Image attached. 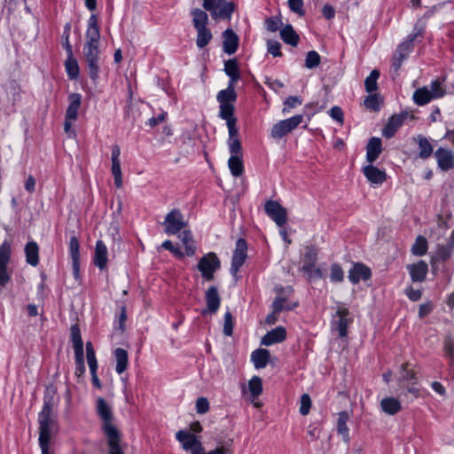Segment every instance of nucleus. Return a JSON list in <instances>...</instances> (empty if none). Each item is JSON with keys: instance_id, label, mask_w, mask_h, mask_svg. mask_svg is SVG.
<instances>
[{"instance_id": "obj_1", "label": "nucleus", "mask_w": 454, "mask_h": 454, "mask_svg": "<svg viewBox=\"0 0 454 454\" xmlns=\"http://www.w3.org/2000/svg\"><path fill=\"white\" fill-rule=\"evenodd\" d=\"M52 408L53 400L52 397H50L44 401L43 410L39 413V444L42 454H51L49 450L50 442L58 430L56 421L52 417Z\"/></svg>"}, {"instance_id": "obj_2", "label": "nucleus", "mask_w": 454, "mask_h": 454, "mask_svg": "<svg viewBox=\"0 0 454 454\" xmlns=\"http://www.w3.org/2000/svg\"><path fill=\"white\" fill-rule=\"evenodd\" d=\"M202 5L214 20H231L236 8L234 3L226 0H203Z\"/></svg>"}, {"instance_id": "obj_3", "label": "nucleus", "mask_w": 454, "mask_h": 454, "mask_svg": "<svg viewBox=\"0 0 454 454\" xmlns=\"http://www.w3.org/2000/svg\"><path fill=\"white\" fill-rule=\"evenodd\" d=\"M445 90L438 81H434L429 87L425 86L416 90L413 93V100L419 106H423L434 98L443 97Z\"/></svg>"}, {"instance_id": "obj_4", "label": "nucleus", "mask_w": 454, "mask_h": 454, "mask_svg": "<svg viewBox=\"0 0 454 454\" xmlns=\"http://www.w3.org/2000/svg\"><path fill=\"white\" fill-rule=\"evenodd\" d=\"M89 76L92 80L98 77L99 71V50L98 45L84 44L82 49Z\"/></svg>"}, {"instance_id": "obj_5", "label": "nucleus", "mask_w": 454, "mask_h": 454, "mask_svg": "<svg viewBox=\"0 0 454 454\" xmlns=\"http://www.w3.org/2000/svg\"><path fill=\"white\" fill-rule=\"evenodd\" d=\"M422 28H419L417 32L408 36L407 40L402 43L396 49L393 57V67L395 72L397 73L402 66L403 61L407 58L408 54L413 48L412 43L418 36L422 35Z\"/></svg>"}, {"instance_id": "obj_6", "label": "nucleus", "mask_w": 454, "mask_h": 454, "mask_svg": "<svg viewBox=\"0 0 454 454\" xmlns=\"http://www.w3.org/2000/svg\"><path fill=\"white\" fill-rule=\"evenodd\" d=\"M221 262L215 253H208L200 258L198 263V269L202 277L207 280L214 279V273L220 268Z\"/></svg>"}, {"instance_id": "obj_7", "label": "nucleus", "mask_w": 454, "mask_h": 454, "mask_svg": "<svg viewBox=\"0 0 454 454\" xmlns=\"http://www.w3.org/2000/svg\"><path fill=\"white\" fill-rule=\"evenodd\" d=\"M302 121L303 116L301 114L280 121L273 125L270 135L273 138L279 139L296 129Z\"/></svg>"}, {"instance_id": "obj_8", "label": "nucleus", "mask_w": 454, "mask_h": 454, "mask_svg": "<svg viewBox=\"0 0 454 454\" xmlns=\"http://www.w3.org/2000/svg\"><path fill=\"white\" fill-rule=\"evenodd\" d=\"M163 224L168 235H175L184 229L187 223L180 210L173 209L166 215Z\"/></svg>"}, {"instance_id": "obj_9", "label": "nucleus", "mask_w": 454, "mask_h": 454, "mask_svg": "<svg viewBox=\"0 0 454 454\" xmlns=\"http://www.w3.org/2000/svg\"><path fill=\"white\" fill-rule=\"evenodd\" d=\"M97 413L102 420V429L104 432L117 429L113 422L112 408L103 397L97 399Z\"/></svg>"}, {"instance_id": "obj_10", "label": "nucleus", "mask_w": 454, "mask_h": 454, "mask_svg": "<svg viewBox=\"0 0 454 454\" xmlns=\"http://www.w3.org/2000/svg\"><path fill=\"white\" fill-rule=\"evenodd\" d=\"M349 311L347 308L338 307L335 315L333 317L332 328L339 333L340 337H345L348 334V325L352 322L348 317Z\"/></svg>"}, {"instance_id": "obj_11", "label": "nucleus", "mask_w": 454, "mask_h": 454, "mask_svg": "<svg viewBox=\"0 0 454 454\" xmlns=\"http://www.w3.org/2000/svg\"><path fill=\"white\" fill-rule=\"evenodd\" d=\"M247 245L244 239H239L236 242V248L233 252L231 272L236 276L240 267L244 264L247 254Z\"/></svg>"}, {"instance_id": "obj_12", "label": "nucleus", "mask_w": 454, "mask_h": 454, "mask_svg": "<svg viewBox=\"0 0 454 454\" xmlns=\"http://www.w3.org/2000/svg\"><path fill=\"white\" fill-rule=\"evenodd\" d=\"M264 209L266 214L277 223L278 226H283L287 221V213L276 200H268L265 203Z\"/></svg>"}, {"instance_id": "obj_13", "label": "nucleus", "mask_w": 454, "mask_h": 454, "mask_svg": "<svg viewBox=\"0 0 454 454\" xmlns=\"http://www.w3.org/2000/svg\"><path fill=\"white\" fill-rule=\"evenodd\" d=\"M207 308L202 310V315L207 313L215 314L220 307L221 297L215 286H210L205 294Z\"/></svg>"}, {"instance_id": "obj_14", "label": "nucleus", "mask_w": 454, "mask_h": 454, "mask_svg": "<svg viewBox=\"0 0 454 454\" xmlns=\"http://www.w3.org/2000/svg\"><path fill=\"white\" fill-rule=\"evenodd\" d=\"M231 157L228 160V167L232 176L238 177L244 172L242 147L237 151H230Z\"/></svg>"}, {"instance_id": "obj_15", "label": "nucleus", "mask_w": 454, "mask_h": 454, "mask_svg": "<svg viewBox=\"0 0 454 454\" xmlns=\"http://www.w3.org/2000/svg\"><path fill=\"white\" fill-rule=\"evenodd\" d=\"M108 445V454H124L121 446V434L118 429L104 432Z\"/></svg>"}, {"instance_id": "obj_16", "label": "nucleus", "mask_w": 454, "mask_h": 454, "mask_svg": "<svg viewBox=\"0 0 454 454\" xmlns=\"http://www.w3.org/2000/svg\"><path fill=\"white\" fill-rule=\"evenodd\" d=\"M408 115L409 114L407 112L393 115L389 119L387 126L385 127L383 130V135L387 138L392 137L395 134L397 129L402 126V124L403 123L404 120L408 117Z\"/></svg>"}, {"instance_id": "obj_17", "label": "nucleus", "mask_w": 454, "mask_h": 454, "mask_svg": "<svg viewBox=\"0 0 454 454\" xmlns=\"http://www.w3.org/2000/svg\"><path fill=\"white\" fill-rule=\"evenodd\" d=\"M434 156L437 160L438 166L442 170H449L454 166V154L449 149L439 148Z\"/></svg>"}, {"instance_id": "obj_18", "label": "nucleus", "mask_w": 454, "mask_h": 454, "mask_svg": "<svg viewBox=\"0 0 454 454\" xmlns=\"http://www.w3.org/2000/svg\"><path fill=\"white\" fill-rule=\"evenodd\" d=\"M223 51L229 55L236 52L239 46V36L232 29H226L223 33Z\"/></svg>"}, {"instance_id": "obj_19", "label": "nucleus", "mask_w": 454, "mask_h": 454, "mask_svg": "<svg viewBox=\"0 0 454 454\" xmlns=\"http://www.w3.org/2000/svg\"><path fill=\"white\" fill-rule=\"evenodd\" d=\"M407 270L413 282H423L426 279L428 267L426 262L419 261L416 263L407 265Z\"/></svg>"}, {"instance_id": "obj_20", "label": "nucleus", "mask_w": 454, "mask_h": 454, "mask_svg": "<svg viewBox=\"0 0 454 454\" xmlns=\"http://www.w3.org/2000/svg\"><path fill=\"white\" fill-rule=\"evenodd\" d=\"M371 278V270L362 263H356L348 272V278L353 284Z\"/></svg>"}, {"instance_id": "obj_21", "label": "nucleus", "mask_w": 454, "mask_h": 454, "mask_svg": "<svg viewBox=\"0 0 454 454\" xmlns=\"http://www.w3.org/2000/svg\"><path fill=\"white\" fill-rule=\"evenodd\" d=\"M286 337V329L282 326H278L269 333H267L261 340V343L265 346H270L274 343L283 341Z\"/></svg>"}, {"instance_id": "obj_22", "label": "nucleus", "mask_w": 454, "mask_h": 454, "mask_svg": "<svg viewBox=\"0 0 454 454\" xmlns=\"http://www.w3.org/2000/svg\"><path fill=\"white\" fill-rule=\"evenodd\" d=\"M237 120H230L226 122L229 133L228 146L229 151H237V149L242 147L240 140L238 137L239 130L236 127Z\"/></svg>"}, {"instance_id": "obj_23", "label": "nucleus", "mask_w": 454, "mask_h": 454, "mask_svg": "<svg viewBox=\"0 0 454 454\" xmlns=\"http://www.w3.org/2000/svg\"><path fill=\"white\" fill-rule=\"evenodd\" d=\"M94 263L100 270H104L107 264V248L102 240L97 241L95 247Z\"/></svg>"}, {"instance_id": "obj_24", "label": "nucleus", "mask_w": 454, "mask_h": 454, "mask_svg": "<svg viewBox=\"0 0 454 454\" xmlns=\"http://www.w3.org/2000/svg\"><path fill=\"white\" fill-rule=\"evenodd\" d=\"M69 105L66 112L67 120H76L78 110L82 103V96L78 93H72L68 96Z\"/></svg>"}, {"instance_id": "obj_25", "label": "nucleus", "mask_w": 454, "mask_h": 454, "mask_svg": "<svg viewBox=\"0 0 454 454\" xmlns=\"http://www.w3.org/2000/svg\"><path fill=\"white\" fill-rule=\"evenodd\" d=\"M363 172L371 183L382 184L386 180V173L372 165L365 166Z\"/></svg>"}, {"instance_id": "obj_26", "label": "nucleus", "mask_w": 454, "mask_h": 454, "mask_svg": "<svg viewBox=\"0 0 454 454\" xmlns=\"http://www.w3.org/2000/svg\"><path fill=\"white\" fill-rule=\"evenodd\" d=\"M366 160L370 163L374 162L381 153V140L378 137H372L366 147Z\"/></svg>"}, {"instance_id": "obj_27", "label": "nucleus", "mask_w": 454, "mask_h": 454, "mask_svg": "<svg viewBox=\"0 0 454 454\" xmlns=\"http://www.w3.org/2000/svg\"><path fill=\"white\" fill-rule=\"evenodd\" d=\"M409 364L404 363L401 366L400 376L398 379L399 385L405 387V383L414 385L417 383L416 372L408 369Z\"/></svg>"}, {"instance_id": "obj_28", "label": "nucleus", "mask_w": 454, "mask_h": 454, "mask_svg": "<svg viewBox=\"0 0 454 454\" xmlns=\"http://www.w3.org/2000/svg\"><path fill=\"white\" fill-rule=\"evenodd\" d=\"M39 247L35 241L28 242L25 247L26 261L32 266H36L39 262Z\"/></svg>"}, {"instance_id": "obj_29", "label": "nucleus", "mask_w": 454, "mask_h": 454, "mask_svg": "<svg viewBox=\"0 0 454 454\" xmlns=\"http://www.w3.org/2000/svg\"><path fill=\"white\" fill-rule=\"evenodd\" d=\"M281 39L287 44L292 46H296L299 43L300 37L298 34L294 31V27L291 25H286L280 30Z\"/></svg>"}, {"instance_id": "obj_30", "label": "nucleus", "mask_w": 454, "mask_h": 454, "mask_svg": "<svg viewBox=\"0 0 454 454\" xmlns=\"http://www.w3.org/2000/svg\"><path fill=\"white\" fill-rule=\"evenodd\" d=\"M270 358V352L267 349L260 348L252 353L251 359L257 369L264 368Z\"/></svg>"}, {"instance_id": "obj_31", "label": "nucleus", "mask_w": 454, "mask_h": 454, "mask_svg": "<svg viewBox=\"0 0 454 454\" xmlns=\"http://www.w3.org/2000/svg\"><path fill=\"white\" fill-rule=\"evenodd\" d=\"M176 437L182 443L183 449L185 450L192 449L199 441L194 434L183 430L178 431Z\"/></svg>"}, {"instance_id": "obj_32", "label": "nucleus", "mask_w": 454, "mask_h": 454, "mask_svg": "<svg viewBox=\"0 0 454 454\" xmlns=\"http://www.w3.org/2000/svg\"><path fill=\"white\" fill-rule=\"evenodd\" d=\"M114 357L116 361L115 370L119 374H121L127 369L129 361L128 352L121 348H118L114 350Z\"/></svg>"}, {"instance_id": "obj_33", "label": "nucleus", "mask_w": 454, "mask_h": 454, "mask_svg": "<svg viewBox=\"0 0 454 454\" xmlns=\"http://www.w3.org/2000/svg\"><path fill=\"white\" fill-rule=\"evenodd\" d=\"M348 420V414L347 411H341L339 413L337 420V430L346 442H349L348 427H347Z\"/></svg>"}, {"instance_id": "obj_34", "label": "nucleus", "mask_w": 454, "mask_h": 454, "mask_svg": "<svg viewBox=\"0 0 454 454\" xmlns=\"http://www.w3.org/2000/svg\"><path fill=\"white\" fill-rule=\"evenodd\" d=\"M192 23L196 29L207 27L208 16L206 12L196 8L192 11Z\"/></svg>"}, {"instance_id": "obj_35", "label": "nucleus", "mask_w": 454, "mask_h": 454, "mask_svg": "<svg viewBox=\"0 0 454 454\" xmlns=\"http://www.w3.org/2000/svg\"><path fill=\"white\" fill-rule=\"evenodd\" d=\"M382 410L390 415L397 413L401 410L400 402L394 397L384 398L380 402Z\"/></svg>"}, {"instance_id": "obj_36", "label": "nucleus", "mask_w": 454, "mask_h": 454, "mask_svg": "<svg viewBox=\"0 0 454 454\" xmlns=\"http://www.w3.org/2000/svg\"><path fill=\"white\" fill-rule=\"evenodd\" d=\"M179 238L181 239L184 247H185V253L188 256H192L195 254V246L192 235L190 231L184 230L180 235Z\"/></svg>"}, {"instance_id": "obj_37", "label": "nucleus", "mask_w": 454, "mask_h": 454, "mask_svg": "<svg viewBox=\"0 0 454 454\" xmlns=\"http://www.w3.org/2000/svg\"><path fill=\"white\" fill-rule=\"evenodd\" d=\"M417 140L419 149V156L421 159H427L430 157L433 153V146L431 145L428 139L423 136H419Z\"/></svg>"}, {"instance_id": "obj_38", "label": "nucleus", "mask_w": 454, "mask_h": 454, "mask_svg": "<svg viewBox=\"0 0 454 454\" xmlns=\"http://www.w3.org/2000/svg\"><path fill=\"white\" fill-rule=\"evenodd\" d=\"M217 101L220 103V105L223 104H232L237 99V93L235 90L231 89H225L222 90L218 92L216 96Z\"/></svg>"}, {"instance_id": "obj_39", "label": "nucleus", "mask_w": 454, "mask_h": 454, "mask_svg": "<svg viewBox=\"0 0 454 454\" xmlns=\"http://www.w3.org/2000/svg\"><path fill=\"white\" fill-rule=\"evenodd\" d=\"M197 30L196 44L199 48L202 49L209 43L213 35L211 31L207 28H199Z\"/></svg>"}, {"instance_id": "obj_40", "label": "nucleus", "mask_w": 454, "mask_h": 454, "mask_svg": "<svg viewBox=\"0 0 454 454\" xmlns=\"http://www.w3.org/2000/svg\"><path fill=\"white\" fill-rule=\"evenodd\" d=\"M296 306V303L289 304L286 301V299L281 294L275 298L272 308L274 313H280L283 310H292Z\"/></svg>"}, {"instance_id": "obj_41", "label": "nucleus", "mask_w": 454, "mask_h": 454, "mask_svg": "<svg viewBox=\"0 0 454 454\" xmlns=\"http://www.w3.org/2000/svg\"><path fill=\"white\" fill-rule=\"evenodd\" d=\"M248 390L254 399L257 398L262 392V379L258 376H254L248 381Z\"/></svg>"}, {"instance_id": "obj_42", "label": "nucleus", "mask_w": 454, "mask_h": 454, "mask_svg": "<svg viewBox=\"0 0 454 454\" xmlns=\"http://www.w3.org/2000/svg\"><path fill=\"white\" fill-rule=\"evenodd\" d=\"M427 251V239L419 235L417 237L415 243L412 245L411 252L415 255L421 256Z\"/></svg>"}, {"instance_id": "obj_43", "label": "nucleus", "mask_w": 454, "mask_h": 454, "mask_svg": "<svg viewBox=\"0 0 454 454\" xmlns=\"http://www.w3.org/2000/svg\"><path fill=\"white\" fill-rule=\"evenodd\" d=\"M380 76V72L374 69L371 72L370 75L364 81V86L367 92L372 93L377 90V80Z\"/></svg>"}, {"instance_id": "obj_44", "label": "nucleus", "mask_w": 454, "mask_h": 454, "mask_svg": "<svg viewBox=\"0 0 454 454\" xmlns=\"http://www.w3.org/2000/svg\"><path fill=\"white\" fill-rule=\"evenodd\" d=\"M112 175L114 176V184L117 188L122 187V173L121 168V161H112Z\"/></svg>"}, {"instance_id": "obj_45", "label": "nucleus", "mask_w": 454, "mask_h": 454, "mask_svg": "<svg viewBox=\"0 0 454 454\" xmlns=\"http://www.w3.org/2000/svg\"><path fill=\"white\" fill-rule=\"evenodd\" d=\"M66 68L67 72L71 79H75L79 74V67L77 61L72 57L69 58L66 61Z\"/></svg>"}, {"instance_id": "obj_46", "label": "nucleus", "mask_w": 454, "mask_h": 454, "mask_svg": "<svg viewBox=\"0 0 454 454\" xmlns=\"http://www.w3.org/2000/svg\"><path fill=\"white\" fill-rule=\"evenodd\" d=\"M233 114H234L233 104L220 105L219 116L222 119L226 120V122H228L230 120H236V118L233 116Z\"/></svg>"}, {"instance_id": "obj_47", "label": "nucleus", "mask_w": 454, "mask_h": 454, "mask_svg": "<svg viewBox=\"0 0 454 454\" xmlns=\"http://www.w3.org/2000/svg\"><path fill=\"white\" fill-rule=\"evenodd\" d=\"M302 104V100L301 98L297 96H290L284 101V107L282 109V113L284 114L290 113L292 108L296 107L297 106H301Z\"/></svg>"}, {"instance_id": "obj_48", "label": "nucleus", "mask_w": 454, "mask_h": 454, "mask_svg": "<svg viewBox=\"0 0 454 454\" xmlns=\"http://www.w3.org/2000/svg\"><path fill=\"white\" fill-rule=\"evenodd\" d=\"M320 55L317 51H310L307 53L305 67L309 69L315 68L320 64Z\"/></svg>"}, {"instance_id": "obj_49", "label": "nucleus", "mask_w": 454, "mask_h": 454, "mask_svg": "<svg viewBox=\"0 0 454 454\" xmlns=\"http://www.w3.org/2000/svg\"><path fill=\"white\" fill-rule=\"evenodd\" d=\"M69 251L72 261L80 260V245L75 235H73L70 238Z\"/></svg>"}, {"instance_id": "obj_50", "label": "nucleus", "mask_w": 454, "mask_h": 454, "mask_svg": "<svg viewBox=\"0 0 454 454\" xmlns=\"http://www.w3.org/2000/svg\"><path fill=\"white\" fill-rule=\"evenodd\" d=\"M100 38L99 28H87L84 44L98 45Z\"/></svg>"}, {"instance_id": "obj_51", "label": "nucleus", "mask_w": 454, "mask_h": 454, "mask_svg": "<svg viewBox=\"0 0 454 454\" xmlns=\"http://www.w3.org/2000/svg\"><path fill=\"white\" fill-rule=\"evenodd\" d=\"M364 104L366 108L373 111H379L380 107V100L377 94L367 96L364 101Z\"/></svg>"}, {"instance_id": "obj_52", "label": "nucleus", "mask_w": 454, "mask_h": 454, "mask_svg": "<svg viewBox=\"0 0 454 454\" xmlns=\"http://www.w3.org/2000/svg\"><path fill=\"white\" fill-rule=\"evenodd\" d=\"M444 350L450 359V368L454 369V340L450 337L445 340Z\"/></svg>"}, {"instance_id": "obj_53", "label": "nucleus", "mask_w": 454, "mask_h": 454, "mask_svg": "<svg viewBox=\"0 0 454 454\" xmlns=\"http://www.w3.org/2000/svg\"><path fill=\"white\" fill-rule=\"evenodd\" d=\"M330 279L333 282H341L344 278V272L340 265L334 263L331 266Z\"/></svg>"}, {"instance_id": "obj_54", "label": "nucleus", "mask_w": 454, "mask_h": 454, "mask_svg": "<svg viewBox=\"0 0 454 454\" xmlns=\"http://www.w3.org/2000/svg\"><path fill=\"white\" fill-rule=\"evenodd\" d=\"M71 340L73 347L82 346L83 342L81 337V332L77 325H73L70 328Z\"/></svg>"}, {"instance_id": "obj_55", "label": "nucleus", "mask_w": 454, "mask_h": 454, "mask_svg": "<svg viewBox=\"0 0 454 454\" xmlns=\"http://www.w3.org/2000/svg\"><path fill=\"white\" fill-rule=\"evenodd\" d=\"M266 28L270 32H276L282 26V21L279 17H270L265 20Z\"/></svg>"}, {"instance_id": "obj_56", "label": "nucleus", "mask_w": 454, "mask_h": 454, "mask_svg": "<svg viewBox=\"0 0 454 454\" xmlns=\"http://www.w3.org/2000/svg\"><path fill=\"white\" fill-rule=\"evenodd\" d=\"M233 331V317L231 312L227 311L224 314V323H223V333L226 336H231Z\"/></svg>"}, {"instance_id": "obj_57", "label": "nucleus", "mask_w": 454, "mask_h": 454, "mask_svg": "<svg viewBox=\"0 0 454 454\" xmlns=\"http://www.w3.org/2000/svg\"><path fill=\"white\" fill-rule=\"evenodd\" d=\"M224 71L229 76L239 74L237 61L235 59H229L225 61Z\"/></svg>"}, {"instance_id": "obj_58", "label": "nucleus", "mask_w": 454, "mask_h": 454, "mask_svg": "<svg viewBox=\"0 0 454 454\" xmlns=\"http://www.w3.org/2000/svg\"><path fill=\"white\" fill-rule=\"evenodd\" d=\"M311 407V399L308 394H303L301 397L300 412L301 415H307Z\"/></svg>"}, {"instance_id": "obj_59", "label": "nucleus", "mask_w": 454, "mask_h": 454, "mask_svg": "<svg viewBox=\"0 0 454 454\" xmlns=\"http://www.w3.org/2000/svg\"><path fill=\"white\" fill-rule=\"evenodd\" d=\"M281 44L277 41L269 40L267 42V50L268 52L273 55L274 57H279L282 55L280 51Z\"/></svg>"}, {"instance_id": "obj_60", "label": "nucleus", "mask_w": 454, "mask_h": 454, "mask_svg": "<svg viewBox=\"0 0 454 454\" xmlns=\"http://www.w3.org/2000/svg\"><path fill=\"white\" fill-rule=\"evenodd\" d=\"M288 6L292 12L299 14L300 16L304 15L303 11V1L302 0H288Z\"/></svg>"}, {"instance_id": "obj_61", "label": "nucleus", "mask_w": 454, "mask_h": 454, "mask_svg": "<svg viewBox=\"0 0 454 454\" xmlns=\"http://www.w3.org/2000/svg\"><path fill=\"white\" fill-rule=\"evenodd\" d=\"M161 247L170 251L177 258L184 257V253L178 247H176L170 240H165Z\"/></svg>"}, {"instance_id": "obj_62", "label": "nucleus", "mask_w": 454, "mask_h": 454, "mask_svg": "<svg viewBox=\"0 0 454 454\" xmlns=\"http://www.w3.org/2000/svg\"><path fill=\"white\" fill-rule=\"evenodd\" d=\"M209 409V403L206 397H200L196 401V410L200 414L206 413Z\"/></svg>"}, {"instance_id": "obj_63", "label": "nucleus", "mask_w": 454, "mask_h": 454, "mask_svg": "<svg viewBox=\"0 0 454 454\" xmlns=\"http://www.w3.org/2000/svg\"><path fill=\"white\" fill-rule=\"evenodd\" d=\"M330 115L340 123H343V112L340 107L333 106L330 110Z\"/></svg>"}, {"instance_id": "obj_64", "label": "nucleus", "mask_w": 454, "mask_h": 454, "mask_svg": "<svg viewBox=\"0 0 454 454\" xmlns=\"http://www.w3.org/2000/svg\"><path fill=\"white\" fill-rule=\"evenodd\" d=\"M406 294L411 301H419L421 298V292L419 290H415L412 287H409L406 289Z\"/></svg>"}]
</instances>
